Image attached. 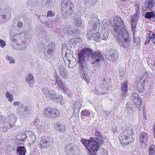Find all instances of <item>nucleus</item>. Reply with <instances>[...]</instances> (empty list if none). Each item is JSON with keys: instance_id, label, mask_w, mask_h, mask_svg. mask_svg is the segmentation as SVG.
Listing matches in <instances>:
<instances>
[{"instance_id": "obj_1", "label": "nucleus", "mask_w": 155, "mask_h": 155, "mask_svg": "<svg viewBox=\"0 0 155 155\" xmlns=\"http://www.w3.org/2000/svg\"><path fill=\"white\" fill-rule=\"evenodd\" d=\"M81 73L83 74H87V62L90 59H95V62L98 63L103 60V56L99 51H95L90 48H82L78 54Z\"/></svg>"}, {"instance_id": "obj_2", "label": "nucleus", "mask_w": 155, "mask_h": 155, "mask_svg": "<svg viewBox=\"0 0 155 155\" xmlns=\"http://www.w3.org/2000/svg\"><path fill=\"white\" fill-rule=\"evenodd\" d=\"M115 26L112 33L116 38L119 45L124 48H128L130 46L131 39L128 32L125 27L123 21L118 16L114 18Z\"/></svg>"}, {"instance_id": "obj_3", "label": "nucleus", "mask_w": 155, "mask_h": 155, "mask_svg": "<svg viewBox=\"0 0 155 155\" xmlns=\"http://www.w3.org/2000/svg\"><path fill=\"white\" fill-rule=\"evenodd\" d=\"M62 13L66 16L71 13L74 9V5L70 0H62L61 2Z\"/></svg>"}, {"instance_id": "obj_4", "label": "nucleus", "mask_w": 155, "mask_h": 155, "mask_svg": "<svg viewBox=\"0 0 155 155\" xmlns=\"http://www.w3.org/2000/svg\"><path fill=\"white\" fill-rule=\"evenodd\" d=\"M54 143V139L47 136H42L38 146L41 148H45Z\"/></svg>"}, {"instance_id": "obj_5", "label": "nucleus", "mask_w": 155, "mask_h": 155, "mask_svg": "<svg viewBox=\"0 0 155 155\" xmlns=\"http://www.w3.org/2000/svg\"><path fill=\"white\" fill-rule=\"evenodd\" d=\"M35 123L38 130L41 132L45 131L48 128V123L47 121H42L37 118Z\"/></svg>"}, {"instance_id": "obj_6", "label": "nucleus", "mask_w": 155, "mask_h": 155, "mask_svg": "<svg viewBox=\"0 0 155 155\" xmlns=\"http://www.w3.org/2000/svg\"><path fill=\"white\" fill-rule=\"evenodd\" d=\"M91 142L89 149H90L91 155H95L96 152L99 149V144L98 140H96L95 138H91Z\"/></svg>"}, {"instance_id": "obj_7", "label": "nucleus", "mask_w": 155, "mask_h": 155, "mask_svg": "<svg viewBox=\"0 0 155 155\" xmlns=\"http://www.w3.org/2000/svg\"><path fill=\"white\" fill-rule=\"evenodd\" d=\"M53 44L52 43H49L46 47L44 49V57L45 58H49L53 55L54 47L53 46Z\"/></svg>"}, {"instance_id": "obj_8", "label": "nucleus", "mask_w": 155, "mask_h": 155, "mask_svg": "<svg viewBox=\"0 0 155 155\" xmlns=\"http://www.w3.org/2000/svg\"><path fill=\"white\" fill-rule=\"evenodd\" d=\"M64 32L68 35H78L79 34V30L74 29L71 25H66L64 28Z\"/></svg>"}, {"instance_id": "obj_9", "label": "nucleus", "mask_w": 155, "mask_h": 155, "mask_svg": "<svg viewBox=\"0 0 155 155\" xmlns=\"http://www.w3.org/2000/svg\"><path fill=\"white\" fill-rule=\"evenodd\" d=\"M9 119L8 120V122L9 124L4 126L3 128V131L6 132L8 130V128H12L15 126V123L17 118L13 114H11L9 115Z\"/></svg>"}, {"instance_id": "obj_10", "label": "nucleus", "mask_w": 155, "mask_h": 155, "mask_svg": "<svg viewBox=\"0 0 155 155\" xmlns=\"http://www.w3.org/2000/svg\"><path fill=\"white\" fill-rule=\"evenodd\" d=\"M11 16V12L9 9H6L0 15V22H4L8 20Z\"/></svg>"}, {"instance_id": "obj_11", "label": "nucleus", "mask_w": 155, "mask_h": 155, "mask_svg": "<svg viewBox=\"0 0 155 155\" xmlns=\"http://www.w3.org/2000/svg\"><path fill=\"white\" fill-rule=\"evenodd\" d=\"M75 146L73 143H68L66 144L64 147L65 152L66 155H72L75 154Z\"/></svg>"}, {"instance_id": "obj_12", "label": "nucleus", "mask_w": 155, "mask_h": 155, "mask_svg": "<svg viewBox=\"0 0 155 155\" xmlns=\"http://www.w3.org/2000/svg\"><path fill=\"white\" fill-rule=\"evenodd\" d=\"M119 139L121 144L123 145L128 144L134 140L133 137L131 138L123 134L119 137Z\"/></svg>"}, {"instance_id": "obj_13", "label": "nucleus", "mask_w": 155, "mask_h": 155, "mask_svg": "<svg viewBox=\"0 0 155 155\" xmlns=\"http://www.w3.org/2000/svg\"><path fill=\"white\" fill-rule=\"evenodd\" d=\"M145 82V80H139L136 83V86L138 91L140 93L143 92L145 90L144 88V83Z\"/></svg>"}, {"instance_id": "obj_14", "label": "nucleus", "mask_w": 155, "mask_h": 155, "mask_svg": "<svg viewBox=\"0 0 155 155\" xmlns=\"http://www.w3.org/2000/svg\"><path fill=\"white\" fill-rule=\"evenodd\" d=\"M118 58V54L116 51H110L109 55L106 56V58L110 61L114 62Z\"/></svg>"}, {"instance_id": "obj_15", "label": "nucleus", "mask_w": 155, "mask_h": 155, "mask_svg": "<svg viewBox=\"0 0 155 155\" xmlns=\"http://www.w3.org/2000/svg\"><path fill=\"white\" fill-rule=\"evenodd\" d=\"M99 19L95 17L94 14H92L91 15V19L89 22V24L92 27L91 29H95L97 27V25L98 24Z\"/></svg>"}, {"instance_id": "obj_16", "label": "nucleus", "mask_w": 155, "mask_h": 155, "mask_svg": "<svg viewBox=\"0 0 155 155\" xmlns=\"http://www.w3.org/2000/svg\"><path fill=\"white\" fill-rule=\"evenodd\" d=\"M148 140V137L147 134L144 132H142L140 134V141L142 144L143 147H146V143Z\"/></svg>"}, {"instance_id": "obj_17", "label": "nucleus", "mask_w": 155, "mask_h": 155, "mask_svg": "<svg viewBox=\"0 0 155 155\" xmlns=\"http://www.w3.org/2000/svg\"><path fill=\"white\" fill-rule=\"evenodd\" d=\"M155 4V1L154 0H146L144 5L145 8L147 11H151L153 8Z\"/></svg>"}, {"instance_id": "obj_18", "label": "nucleus", "mask_w": 155, "mask_h": 155, "mask_svg": "<svg viewBox=\"0 0 155 155\" xmlns=\"http://www.w3.org/2000/svg\"><path fill=\"white\" fill-rule=\"evenodd\" d=\"M60 75L62 77L65 79L68 77V72L64 67L61 64H60L58 68Z\"/></svg>"}, {"instance_id": "obj_19", "label": "nucleus", "mask_w": 155, "mask_h": 155, "mask_svg": "<svg viewBox=\"0 0 155 155\" xmlns=\"http://www.w3.org/2000/svg\"><path fill=\"white\" fill-rule=\"evenodd\" d=\"M28 135L26 136L30 143L33 144L36 140V136L32 132L28 131Z\"/></svg>"}, {"instance_id": "obj_20", "label": "nucleus", "mask_w": 155, "mask_h": 155, "mask_svg": "<svg viewBox=\"0 0 155 155\" xmlns=\"http://www.w3.org/2000/svg\"><path fill=\"white\" fill-rule=\"evenodd\" d=\"M128 83L127 81L123 82L122 84L121 87V95L122 97L125 96L127 91Z\"/></svg>"}, {"instance_id": "obj_21", "label": "nucleus", "mask_w": 155, "mask_h": 155, "mask_svg": "<svg viewBox=\"0 0 155 155\" xmlns=\"http://www.w3.org/2000/svg\"><path fill=\"white\" fill-rule=\"evenodd\" d=\"M25 81L30 87H32L34 82V80L33 75L31 74L27 75L25 78Z\"/></svg>"}, {"instance_id": "obj_22", "label": "nucleus", "mask_w": 155, "mask_h": 155, "mask_svg": "<svg viewBox=\"0 0 155 155\" xmlns=\"http://www.w3.org/2000/svg\"><path fill=\"white\" fill-rule=\"evenodd\" d=\"M51 109L49 107L45 108L43 110V114L44 116L46 118H51Z\"/></svg>"}, {"instance_id": "obj_23", "label": "nucleus", "mask_w": 155, "mask_h": 155, "mask_svg": "<svg viewBox=\"0 0 155 155\" xmlns=\"http://www.w3.org/2000/svg\"><path fill=\"white\" fill-rule=\"evenodd\" d=\"M123 134L130 137H133L132 135L134 134L133 132L131 127H127L124 130Z\"/></svg>"}, {"instance_id": "obj_24", "label": "nucleus", "mask_w": 155, "mask_h": 155, "mask_svg": "<svg viewBox=\"0 0 155 155\" xmlns=\"http://www.w3.org/2000/svg\"><path fill=\"white\" fill-rule=\"evenodd\" d=\"M55 128L60 132H63L66 130L65 126L60 123H56L55 125Z\"/></svg>"}, {"instance_id": "obj_25", "label": "nucleus", "mask_w": 155, "mask_h": 155, "mask_svg": "<svg viewBox=\"0 0 155 155\" xmlns=\"http://www.w3.org/2000/svg\"><path fill=\"white\" fill-rule=\"evenodd\" d=\"M26 153V149L23 146H19L17 149V153L18 155H25Z\"/></svg>"}, {"instance_id": "obj_26", "label": "nucleus", "mask_w": 155, "mask_h": 155, "mask_svg": "<svg viewBox=\"0 0 155 155\" xmlns=\"http://www.w3.org/2000/svg\"><path fill=\"white\" fill-rule=\"evenodd\" d=\"M50 91L46 87L43 88L41 90V94L42 96L48 98H49V94Z\"/></svg>"}, {"instance_id": "obj_27", "label": "nucleus", "mask_w": 155, "mask_h": 155, "mask_svg": "<svg viewBox=\"0 0 155 155\" xmlns=\"http://www.w3.org/2000/svg\"><path fill=\"white\" fill-rule=\"evenodd\" d=\"M126 109L127 113L130 114L133 112V104L130 102H127L125 106Z\"/></svg>"}, {"instance_id": "obj_28", "label": "nucleus", "mask_w": 155, "mask_h": 155, "mask_svg": "<svg viewBox=\"0 0 155 155\" xmlns=\"http://www.w3.org/2000/svg\"><path fill=\"white\" fill-rule=\"evenodd\" d=\"M94 135L97 137L95 138L96 140L98 141L100 143H103V137L102 135L101 134L100 132H99L97 130H95Z\"/></svg>"}, {"instance_id": "obj_29", "label": "nucleus", "mask_w": 155, "mask_h": 155, "mask_svg": "<svg viewBox=\"0 0 155 155\" xmlns=\"http://www.w3.org/2000/svg\"><path fill=\"white\" fill-rule=\"evenodd\" d=\"M74 22L77 26H79L81 24V21L80 17L78 15H75L73 19Z\"/></svg>"}, {"instance_id": "obj_30", "label": "nucleus", "mask_w": 155, "mask_h": 155, "mask_svg": "<svg viewBox=\"0 0 155 155\" xmlns=\"http://www.w3.org/2000/svg\"><path fill=\"white\" fill-rule=\"evenodd\" d=\"M81 38L79 37H76L75 38H72L68 41L69 44L72 45L74 46L76 45L79 42Z\"/></svg>"}, {"instance_id": "obj_31", "label": "nucleus", "mask_w": 155, "mask_h": 155, "mask_svg": "<svg viewBox=\"0 0 155 155\" xmlns=\"http://www.w3.org/2000/svg\"><path fill=\"white\" fill-rule=\"evenodd\" d=\"M92 140L91 138H90L89 140L83 139H81V141L83 145L85 146L86 147L89 149L90 145H91V142Z\"/></svg>"}, {"instance_id": "obj_32", "label": "nucleus", "mask_w": 155, "mask_h": 155, "mask_svg": "<svg viewBox=\"0 0 155 155\" xmlns=\"http://www.w3.org/2000/svg\"><path fill=\"white\" fill-rule=\"evenodd\" d=\"M139 98V96L137 93L134 92L131 94L130 99L133 103H135V101H137Z\"/></svg>"}, {"instance_id": "obj_33", "label": "nucleus", "mask_w": 155, "mask_h": 155, "mask_svg": "<svg viewBox=\"0 0 155 155\" xmlns=\"http://www.w3.org/2000/svg\"><path fill=\"white\" fill-rule=\"evenodd\" d=\"M51 114H52L51 118L53 117H58L60 114L59 110L56 108L51 109Z\"/></svg>"}, {"instance_id": "obj_34", "label": "nucleus", "mask_w": 155, "mask_h": 155, "mask_svg": "<svg viewBox=\"0 0 155 155\" xmlns=\"http://www.w3.org/2000/svg\"><path fill=\"white\" fill-rule=\"evenodd\" d=\"M17 43L18 42H13L12 43V47L16 50H24V49L26 48L25 47H22V48L20 47L19 46H18Z\"/></svg>"}, {"instance_id": "obj_35", "label": "nucleus", "mask_w": 155, "mask_h": 155, "mask_svg": "<svg viewBox=\"0 0 155 155\" xmlns=\"http://www.w3.org/2000/svg\"><path fill=\"white\" fill-rule=\"evenodd\" d=\"M93 35H94L93 36L95 42H98L100 41V40L101 39V35L100 32H96V33H94Z\"/></svg>"}, {"instance_id": "obj_36", "label": "nucleus", "mask_w": 155, "mask_h": 155, "mask_svg": "<svg viewBox=\"0 0 155 155\" xmlns=\"http://www.w3.org/2000/svg\"><path fill=\"white\" fill-rule=\"evenodd\" d=\"M82 104L80 101H76L74 103L73 108L74 112L79 109L81 107ZM78 111V110H77Z\"/></svg>"}, {"instance_id": "obj_37", "label": "nucleus", "mask_w": 155, "mask_h": 155, "mask_svg": "<svg viewBox=\"0 0 155 155\" xmlns=\"http://www.w3.org/2000/svg\"><path fill=\"white\" fill-rule=\"evenodd\" d=\"M58 94L54 91H51L49 95V97H50L51 99L53 101H55V99H56V96Z\"/></svg>"}, {"instance_id": "obj_38", "label": "nucleus", "mask_w": 155, "mask_h": 155, "mask_svg": "<svg viewBox=\"0 0 155 155\" xmlns=\"http://www.w3.org/2000/svg\"><path fill=\"white\" fill-rule=\"evenodd\" d=\"M111 21L110 20H108V21H103V22H101V25L103 28H106L107 29L110 30L109 28H109V26H110V25L109 24V23L111 24Z\"/></svg>"}, {"instance_id": "obj_39", "label": "nucleus", "mask_w": 155, "mask_h": 155, "mask_svg": "<svg viewBox=\"0 0 155 155\" xmlns=\"http://www.w3.org/2000/svg\"><path fill=\"white\" fill-rule=\"evenodd\" d=\"M149 155H155V146L151 145L149 149Z\"/></svg>"}, {"instance_id": "obj_40", "label": "nucleus", "mask_w": 155, "mask_h": 155, "mask_svg": "<svg viewBox=\"0 0 155 155\" xmlns=\"http://www.w3.org/2000/svg\"><path fill=\"white\" fill-rule=\"evenodd\" d=\"M67 48L68 47H67L63 48L62 52V54L63 56H64L65 57H66V58L67 57H68L69 55H68V56H67L68 53L69 52V50H68Z\"/></svg>"}, {"instance_id": "obj_41", "label": "nucleus", "mask_w": 155, "mask_h": 155, "mask_svg": "<svg viewBox=\"0 0 155 155\" xmlns=\"http://www.w3.org/2000/svg\"><path fill=\"white\" fill-rule=\"evenodd\" d=\"M154 16L155 14L153 12H148L146 13L145 17V18L150 19L151 18L154 17Z\"/></svg>"}, {"instance_id": "obj_42", "label": "nucleus", "mask_w": 155, "mask_h": 155, "mask_svg": "<svg viewBox=\"0 0 155 155\" xmlns=\"http://www.w3.org/2000/svg\"><path fill=\"white\" fill-rule=\"evenodd\" d=\"M142 101V99L141 98H139L138 100L135 101V103H134L135 106L139 110H140L139 108H140L141 106Z\"/></svg>"}, {"instance_id": "obj_43", "label": "nucleus", "mask_w": 155, "mask_h": 155, "mask_svg": "<svg viewBox=\"0 0 155 155\" xmlns=\"http://www.w3.org/2000/svg\"><path fill=\"white\" fill-rule=\"evenodd\" d=\"M109 33L107 30L104 31L102 36H101V39L106 40L109 36Z\"/></svg>"}, {"instance_id": "obj_44", "label": "nucleus", "mask_w": 155, "mask_h": 155, "mask_svg": "<svg viewBox=\"0 0 155 155\" xmlns=\"http://www.w3.org/2000/svg\"><path fill=\"white\" fill-rule=\"evenodd\" d=\"M5 96L8 98L9 102H12L13 98L12 94H10L9 92L7 91L5 93Z\"/></svg>"}, {"instance_id": "obj_45", "label": "nucleus", "mask_w": 155, "mask_h": 155, "mask_svg": "<svg viewBox=\"0 0 155 155\" xmlns=\"http://www.w3.org/2000/svg\"><path fill=\"white\" fill-rule=\"evenodd\" d=\"M118 75L120 77V78L121 80L122 79L125 74V71H124L123 68H120L119 70Z\"/></svg>"}, {"instance_id": "obj_46", "label": "nucleus", "mask_w": 155, "mask_h": 155, "mask_svg": "<svg viewBox=\"0 0 155 155\" xmlns=\"http://www.w3.org/2000/svg\"><path fill=\"white\" fill-rule=\"evenodd\" d=\"M81 115L82 116H86L90 117V112L87 110H84L81 112Z\"/></svg>"}, {"instance_id": "obj_47", "label": "nucleus", "mask_w": 155, "mask_h": 155, "mask_svg": "<svg viewBox=\"0 0 155 155\" xmlns=\"http://www.w3.org/2000/svg\"><path fill=\"white\" fill-rule=\"evenodd\" d=\"M5 58L6 60L9 62V64H14L15 63V61L12 57L9 56L8 55H6Z\"/></svg>"}, {"instance_id": "obj_48", "label": "nucleus", "mask_w": 155, "mask_h": 155, "mask_svg": "<svg viewBox=\"0 0 155 155\" xmlns=\"http://www.w3.org/2000/svg\"><path fill=\"white\" fill-rule=\"evenodd\" d=\"M131 21L130 22L132 30L134 29L137 25V22L134 21V19L132 17L131 18Z\"/></svg>"}, {"instance_id": "obj_49", "label": "nucleus", "mask_w": 155, "mask_h": 155, "mask_svg": "<svg viewBox=\"0 0 155 155\" xmlns=\"http://www.w3.org/2000/svg\"><path fill=\"white\" fill-rule=\"evenodd\" d=\"M20 35V34H17L14 36L12 39V42H18V40L19 39Z\"/></svg>"}, {"instance_id": "obj_50", "label": "nucleus", "mask_w": 155, "mask_h": 155, "mask_svg": "<svg viewBox=\"0 0 155 155\" xmlns=\"http://www.w3.org/2000/svg\"><path fill=\"white\" fill-rule=\"evenodd\" d=\"M94 33H93L92 31H89L87 32V38L89 39H91L93 37V36L94 35L93 34Z\"/></svg>"}, {"instance_id": "obj_51", "label": "nucleus", "mask_w": 155, "mask_h": 155, "mask_svg": "<svg viewBox=\"0 0 155 155\" xmlns=\"http://www.w3.org/2000/svg\"><path fill=\"white\" fill-rule=\"evenodd\" d=\"M56 97V99H55V101H56L57 102L60 101L61 102V101L63 100L62 98H63L62 95H59L58 94Z\"/></svg>"}, {"instance_id": "obj_52", "label": "nucleus", "mask_w": 155, "mask_h": 155, "mask_svg": "<svg viewBox=\"0 0 155 155\" xmlns=\"http://www.w3.org/2000/svg\"><path fill=\"white\" fill-rule=\"evenodd\" d=\"M6 45L5 41L2 39H0V47L3 48Z\"/></svg>"}, {"instance_id": "obj_53", "label": "nucleus", "mask_w": 155, "mask_h": 155, "mask_svg": "<svg viewBox=\"0 0 155 155\" xmlns=\"http://www.w3.org/2000/svg\"><path fill=\"white\" fill-rule=\"evenodd\" d=\"M150 37L147 38L146 41L145 42V44L147 45L150 41H151V42H152V40H151V39L152 38L153 36L152 35H150Z\"/></svg>"}, {"instance_id": "obj_54", "label": "nucleus", "mask_w": 155, "mask_h": 155, "mask_svg": "<svg viewBox=\"0 0 155 155\" xmlns=\"http://www.w3.org/2000/svg\"><path fill=\"white\" fill-rule=\"evenodd\" d=\"M134 41L135 43H138L140 41V38L139 37H136L134 36Z\"/></svg>"}, {"instance_id": "obj_55", "label": "nucleus", "mask_w": 155, "mask_h": 155, "mask_svg": "<svg viewBox=\"0 0 155 155\" xmlns=\"http://www.w3.org/2000/svg\"><path fill=\"white\" fill-rule=\"evenodd\" d=\"M155 31V29L154 30ZM152 35L153 36L152 38L151 39L152 40V43L154 44L155 45V32H153L152 33Z\"/></svg>"}, {"instance_id": "obj_56", "label": "nucleus", "mask_w": 155, "mask_h": 155, "mask_svg": "<svg viewBox=\"0 0 155 155\" xmlns=\"http://www.w3.org/2000/svg\"><path fill=\"white\" fill-rule=\"evenodd\" d=\"M56 82L57 85H58L63 82L59 78H57L56 79Z\"/></svg>"}, {"instance_id": "obj_57", "label": "nucleus", "mask_w": 155, "mask_h": 155, "mask_svg": "<svg viewBox=\"0 0 155 155\" xmlns=\"http://www.w3.org/2000/svg\"><path fill=\"white\" fill-rule=\"evenodd\" d=\"M54 13L51 11H48V12L47 17H51L54 15Z\"/></svg>"}, {"instance_id": "obj_58", "label": "nucleus", "mask_w": 155, "mask_h": 155, "mask_svg": "<svg viewBox=\"0 0 155 155\" xmlns=\"http://www.w3.org/2000/svg\"><path fill=\"white\" fill-rule=\"evenodd\" d=\"M58 86H59V88L61 90L64 89L65 87V86L63 82H62L61 84L58 85Z\"/></svg>"}, {"instance_id": "obj_59", "label": "nucleus", "mask_w": 155, "mask_h": 155, "mask_svg": "<svg viewBox=\"0 0 155 155\" xmlns=\"http://www.w3.org/2000/svg\"><path fill=\"white\" fill-rule=\"evenodd\" d=\"M23 23L21 21H18L17 24V26L18 28H21L23 26Z\"/></svg>"}, {"instance_id": "obj_60", "label": "nucleus", "mask_w": 155, "mask_h": 155, "mask_svg": "<svg viewBox=\"0 0 155 155\" xmlns=\"http://www.w3.org/2000/svg\"><path fill=\"white\" fill-rule=\"evenodd\" d=\"M18 46H19V47L21 48H22V47H25L26 48L24 49V50L26 49L27 48V46L26 45L23 43H22V44H20L19 43L18 44Z\"/></svg>"}, {"instance_id": "obj_61", "label": "nucleus", "mask_w": 155, "mask_h": 155, "mask_svg": "<svg viewBox=\"0 0 155 155\" xmlns=\"http://www.w3.org/2000/svg\"><path fill=\"white\" fill-rule=\"evenodd\" d=\"M117 131V127L116 126H114L112 127V131L114 133H115Z\"/></svg>"}, {"instance_id": "obj_62", "label": "nucleus", "mask_w": 155, "mask_h": 155, "mask_svg": "<svg viewBox=\"0 0 155 155\" xmlns=\"http://www.w3.org/2000/svg\"><path fill=\"white\" fill-rule=\"evenodd\" d=\"M21 103L20 102L16 101L13 103V105L15 106L18 105Z\"/></svg>"}, {"instance_id": "obj_63", "label": "nucleus", "mask_w": 155, "mask_h": 155, "mask_svg": "<svg viewBox=\"0 0 155 155\" xmlns=\"http://www.w3.org/2000/svg\"><path fill=\"white\" fill-rule=\"evenodd\" d=\"M24 109V111L26 113V112H28V107L26 106H25L23 108Z\"/></svg>"}, {"instance_id": "obj_64", "label": "nucleus", "mask_w": 155, "mask_h": 155, "mask_svg": "<svg viewBox=\"0 0 155 155\" xmlns=\"http://www.w3.org/2000/svg\"><path fill=\"white\" fill-rule=\"evenodd\" d=\"M64 91L65 93L68 92L69 91V89L67 88H66L65 86L64 89H62Z\"/></svg>"}]
</instances>
